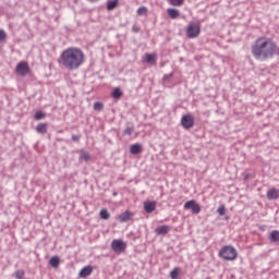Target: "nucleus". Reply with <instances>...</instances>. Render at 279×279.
I'll use <instances>...</instances> for the list:
<instances>
[{"label":"nucleus","mask_w":279,"mask_h":279,"mask_svg":"<svg viewBox=\"0 0 279 279\" xmlns=\"http://www.w3.org/2000/svg\"><path fill=\"white\" fill-rule=\"evenodd\" d=\"M251 53L255 60L266 62V60H271L275 56H279V47L274 39L262 36L252 45Z\"/></svg>","instance_id":"1"},{"label":"nucleus","mask_w":279,"mask_h":279,"mask_svg":"<svg viewBox=\"0 0 279 279\" xmlns=\"http://www.w3.org/2000/svg\"><path fill=\"white\" fill-rule=\"evenodd\" d=\"M84 51L77 47H70L63 50L58 59V64L66 71H77L84 64Z\"/></svg>","instance_id":"2"},{"label":"nucleus","mask_w":279,"mask_h":279,"mask_svg":"<svg viewBox=\"0 0 279 279\" xmlns=\"http://www.w3.org/2000/svg\"><path fill=\"white\" fill-rule=\"evenodd\" d=\"M219 256L220 258H223V260H236L239 253L236 252V248H234V246L227 245L220 250Z\"/></svg>","instance_id":"3"},{"label":"nucleus","mask_w":279,"mask_h":279,"mask_svg":"<svg viewBox=\"0 0 279 279\" xmlns=\"http://www.w3.org/2000/svg\"><path fill=\"white\" fill-rule=\"evenodd\" d=\"M202 34V26L199 24L191 23L186 28L187 38H197Z\"/></svg>","instance_id":"4"},{"label":"nucleus","mask_w":279,"mask_h":279,"mask_svg":"<svg viewBox=\"0 0 279 279\" xmlns=\"http://www.w3.org/2000/svg\"><path fill=\"white\" fill-rule=\"evenodd\" d=\"M29 63L27 61H21L17 63L15 73L20 75V77H25V75H29Z\"/></svg>","instance_id":"5"},{"label":"nucleus","mask_w":279,"mask_h":279,"mask_svg":"<svg viewBox=\"0 0 279 279\" xmlns=\"http://www.w3.org/2000/svg\"><path fill=\"white\" fill-rule=\"evenodd\" d=\"M184 210H191L193 215H199L202 213V207L195 199H192L184 204Z\"/></svg>","instance_id":"6"},{"label":"nucleus","mask_w":279,"mask_h":279,"mask_svg":"<svg viewBox=\"0 0 279 279\" xmlns=\"http://www.w3.org/2000/svg\"><path fill=\"white\" fill-rule=\"evenodd\" d=\"M128 244L123 240H113L111 242V250L116 252V254H121V252H125Z\"/></svg>","instance_id":"7"},{"label":"nucleus","mask_w":279,"mask_h":279,"mask_svg":"<svg viewBox=\"0 0 279 279\" xmlns=\"http://www.w3.org/2000/svg\"><path fill=\"white\" fill-rule=\"evenodd\" d=\"M181 125L184 130H191L195 125V119L191 114H185L181 118Z\"/></svg>","instance_id":"8"},{"label":"nucleus","mask_w":279,"mask_h":279,"mask_svg":"<svg viewBox=\"0 0 279 279\" xmlns=\"http://www.w3.org/2000/svg\"><path fill=\"white\" fill-rule=\"evenodd\" d=\"M133 217H134V213L126 210V211L120 214L118 216V219H119L120 223H125L128 221H131Z\"/></svg>","instance_id":"9"},{"label":"nucleus","mask_w":279,"mask_h":279,"mask_svg":"<svg viewBox=\"0 0 279 279\" xmlns=\"http://www.w3.org/2000/svg\"><path fill=\"white\" fill-rule=\"evenodd\" d=\"M144 210L145 213L151 214L156 210V202L154 201H146L144 202Z\"/></svg>","instance_id":"10"},{"label":"nucleus","mask_w":279,"mask_h":279,"mask_svg":"<svg viewBox=\"0 0 279 279\" xmlns=\"http://www.w3.org/2000/svg\"><path fill=\"white\" fill-rule=\"evenodd\" d=\"M130 151L133 156H138V154H142L143 153V145L136 143V144H133L131 145L130 147Z\"/></svg>","instance_id":"11"},{"label":"nucleus","mask_w":279,"mask_h":279,"mask_svg":"<svg viewBox=\"0 0 279 279\" xmlns=\"http://www.w3.org/2000/svg\"><path fill=\"white\" fill-rule=\"evenodd\" d=\"M266 197L269 201L278 199L279 191L277 189L272 187V189L267 191Z\"/></svg>","instance_id":"12"},{"label":"nucleus","mask_w":279,"mask_h":279,"mask_svg":"<svg viewBox=\"0 0 279 279\" xmlns=\"http://www.w3.org/2000/svg\"><path fill=\"white\" fill-rule=\"evenodd\" d=\"M93 274V266H85L83 269L80 271V277L81 278H88Z\"/></svg>","instance_id":"13"},{"label":"nucleus","mask_w":279,"mask_h":279,"mask_svg":"<svg viewBox=\"0 0 279 279\" xmlns=\"http://www.w3.org/2000/svg\"><path fill=\"white\" fill-rule=\"evenodd\" d=\"M169 230H171V227L163 225V226L157 228L155 231H156V234H158L159 236H162V235L167 234L169 232Z\"/></svg>","instance_id":"14"},{"label":"nucleus","mask_w":279,"mask_h":279,"mask_svg":"<svg viewBox=\"0 0 279 279\" xmlns=\"http://www.w3.org/2000/svg\"><path fill=\"white\" fill-rule=\"evenodd\" d=\"M167 14H168L169 19L175 20V19H178L180 16V10L173 9V8H169L167 10Z\"/></svg>","instance_id":"15"},{"label":"nucleus","mask_w":279,"mask_h":279,"mask_svg":"<svg viewBox=\"0 0 279 279\" xmlns=\"http://www.w3.org/2000/svg\"><path fill=\"white\" fill-rule=\"evenodd\" d=\"M111 96L113 97V99H121L123 97V92L121 90V88L117 87L112 90Z\"/></svg>","instance_id":"16"},{"label":"nucleus","mask_w":279,"mask_h":279,"mask_svg":"<svg viewBox=\"0 0 279 279\" xmlns=\"http://www.w3.org/2000/svg\"><path fill=\"white\" fill-rule=\"evenodd\" d=\"M269 239H270L271 243H279V231L278 230L271 231Z\"/></svg>","instance_id":"17"},{"label":"nucleus","mask_w":279,"mask_h":279,"mask_svg":"<svg viewBox=\"0 0 279 279\" xmlns=\"http://www.w3.org/2000/svg\"><path fill=\"white\" fill-rule=\"evenodd\" d=\"M145 62H147V64H154L156 62V54L146 53L145 54Z\"/></svg>","instance_id":"18"},{"label":"nucleus","mask_w":279,"mask_h":279,"mask_svg":"<svg viewBox=\"0 0 279 279\" xmlns=\"http://www.w3.org/2000/svg\"><path fill=\"white\" fill-rule=\"evenodd\" d=\"M49 264L51 267H54V269H57V267H60V257L58 256H53L50 258Z\"/></svg>","instance_id":"19"},{"label":"nucleus","mask_w":279,"mask_h":279,"mask_svg":"<svg viewBox=\"0 0 279 279\" xmlns=\"http://www.w3.org/2000/svg\"><path fill=\"white\" fill-rule=\"evenodd\" d=\"M38 134H47V123H39L36 126Z\"/></svg>","instance_id":"20"},{"label":"nucleus","mask_w":279,"mask_h":279,"mask_svg":"<svg viewBox=\"0 0 279 279\" xmlns=\"http://www.w3.org/2000/svg\"><path fill=\"white\" fill-rule=\"evenodd\" d=\"M119 5V0L109 1L107 3V10L112 11Z\"/></svg>","instance_id":"21"},{"label":"nucleus","mask_w":279,"mask_h":279,"mask_svg":"<svg viewBox=\"0 0 279 279\" xmlns=\"http://www.w3.org/2000/svg\"><path fill=\"white\" fill-rule=\"evenodd\" d=\"M99 215H100V219H105V220L110 219V211H108V209H101Z\"/></svg>","instance_id":"22"},{"label":"nucleus","mask_w":279,"mask_h":279,"mask_svg":"<svg viewBox=\"0 0 279 279\" xmlns=\"http://www.w3.org/2000/svg\"><path fill=\"white\" fill-rule=\"evenodd\" d=\"M81 160L88 162V160H90V154L88 151L81 150Z\"/></svg>","instance_id":"23"},{"label":"nucleus","mask_w":279,"mask_h":279,"mask_svg":"<svg viewBox=\"0 0 279 279\" xmlns=\"http://www.w3.org/2000/svg\"><path fill=\"white\" fill-rule=\"evenodd\" d=\"M179 277H180V268L175 267L173 270H171L170 278L178 279Z\"/></svg>","instance_id":"24"},{"label":"nucleus","mask_w":279,"mask_h":279,"mask_svg":"<svg viewBox=\"0 0 279 279\" xmlns=\"http://www.w3.org/2000/svg\"><path fill=\"white\" fill-rule=\"evenodd\" d=\"M137 14H138V16H145V15H147V7H140V8L137 9Z\"/></svg>","instance_id":"25"},{"label":"nucleus","mask_w":279,"mask_h":279,"mask_svg":"<svg viewBox=\"0 0 279 279\" xmlns=\"http://www.w3.org/2000/svg\"><path fill=\"white\" fill-rule=\"evenodd\" d=\"M134 134V126H129L123 131L124 136H132Z\"/></svg>","instance_id":"26"},{"label":"nucleus","mask_w":279,"mask_h":279,"mask_svg":"<svg viewBox=\"0 0 279 279\" xmlns=\"http://www.w3.org/2000/svg\"><path fill=\"white\" fill-rule=\"evenodd\" d=\"M170 5H174L177 8H180V5H182V3H184V0H168Z\"/></svg>","instance_id":"27"},{"label":"nucleus","mask_w":279,"mask_h":279,"mask_svg":"<svg viewBox=\"0 0 279 279\" xmlns=\"http://www.w3.org/2000/svg\"><path fill=\"white\" fill-rule=\"evenodd\" d=\"M94 110H97V112H101V110H104V104L95 102L94 104Z\"/></svg>","instance_id":"28"},{"label":"nucleus","mask_w":279,"mask_h":279,"mask_svg":"<svg viewBox=\"0 0 279 279\" xmlns=\"http://www.w3.org/2000/svg\"><path fill=\"white\" fill-rule=\"evenodd\" d=\"M43 119H45V113H44L43 111H37V112L35 113V120H36V121H40V120H43Z\"/></svg>","instance_id":"29"},{"label":"nucleus","mask_w":279,"mask_h":279,"mask_svg":"<svg viewBox=\"0 0 279 279\" xmlns=\"http://www.w3.org/2000/svg\"><path fill=\"white\" fill-rule=\"evenodd\" d=\"M14 276L16 279H23V277L25 276V270H16L14 272Z\"/></svg>","instance_id":"30"},{"label":"nucleus","mask_w":279,"mask_h":279,"mask_svg":"<svg viewBox=\"0 0 279 279\" xmlns=\"http://www.w3.org/2000/svg\"><path fill=\"white\" fill-rule=\"evenodd\" d=\"M217 213L220 215V217H223V215H226V206H219Z\"/></svg>","instance_id":"31"},{"label":"nucleus","mask_w":279,"mask_h":279,"mask_svg":"<svg viewBox=\"0 0 279 279\" xmlns=\"http://www.w3.org/2000/svg\"><path fill=\"white\" fill-rule=\"evenodd\" d=\"M8 38V34H5V31L0 28V43H3Z\"/></svg>","instance_id":"32"},{"label":"nucleus","mask_w":279,"mask_h":279,"mask_svg":"<svg viewBox=\"0 0 279 279\" xmlns=\"http://www.w3.org/2000/svg\"><path fill=\"white\" fill-rule=\"evenodd\" d=\"M171 77H173V73L163 75L162 80H163V82H169V80H171Z\"/></svg>","instance_id":"33"},{"label":"nucleus","mask_w":279,"mask_h":279,"mask_svg":"<svg viewBox=\"0 0 279 279\" xmlns=\"http://www.w3.org/2000/svg\"><path fill=\"white\" fill-rule=\"evenodd\" d=\"M132 32H134V34H138V32H141V27L134 25V26L132 27Z\"/></svg>","instance_id":"34"},{"label":"nucleus","mask_w":279,"mask_h":279,"mask_svg":"<svg viewBox=\"0 0 279 279\" xmlns=\"http://www.w3.org/2000/svg\"><path fill=\"white\" fill-rule=\"evenodd\" d=\"M80 138H81L80 135H72V141H73L74 143H78Z\"/></svg>","instance_id":"35"}]
</instances>
